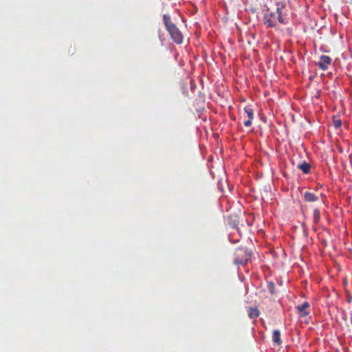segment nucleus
<instances>
[{
	"mask_svg": "<svg viewBox=\"0 0 352 352\" xmlns=\"http://www.w3.org/2000/svg\"><path fill=\"white\" fill-rule=\"evenodd\" d=\"M276 6V13L278 14L277 20L281 24H285V17L288 15L287 6L288 3L283 0L278 1Z\"/></svg>",
	"mask_w": 352,
	"mask_h": 352,
	"instance_id": "f257e3e1",
	"label": "nucleus"
},
{
	"mask_svg": "<svg viewBox=\"0 0 352 352\" xmlns=\"http://www.w3.org/2000/svg\"><path fill=\"white\" fill-rule=\"evenodd\" d=\"M250 258V253L245 248H238L236 252L234 263L245 265Z\"/></svg>",
	"mask_w": 352,
	"mask_h": 352,
	"instance_id": "f03ea898",
	"label": "nucleus"
},
{
	"mask_svg": "<svg viewBox=\"0 0 352 352\" xmlns=\"http://www.w3.org/2000/svg\"><path fill=\"white\" fill-rule=\"evenodd\" d=\"M170 34L173 40L177 43H181L183 40V36L177 26L174 25H170V27L166 29Z\"/></svg>",
	"mask_w": 352,
	"mask_h": 352,
	"instance_id": "7ed1b4c3",
	"label": "nucleus"
},
{
	"mask_svg": "<svg viewBox=\"0 0 352 352\" xmlns=\"http://www.w3.org/2000/svg\"><path fill=\"white\" fill-rule=\"evenodd\" d=\"M276 15L274 12L270 14H265L264 23L269 28H274L276 26Z\"/></svg>",
	"mask_w": 352,
	"mask_h": 352,
	"instance_id": "20e7f679",
	"label": "nucleus"
},
{
	"mask_svg": "<svg viewBox=\"0 0 352 352\" xmlns=\"http://www.w3.org/2000/svg\"><path fill=\"white\" fill-rule=\"evenodd\" d=\"M331 63V59L329 56L322 55L320 56V60L317 63V65L322 69H327L328 65Z\"/></svg>",
	"mask_w": 352,
	"mask_h": 352,
	"instance_id": "39448f33",
	"label": "nucleus"
},
{
	"mask_svg": "<svg viewBox=\"0 0 352 352\" xmlns=\"http://www.w3.org/2000/svg\"><path fill=\"white\" fill-rule=\"evenodd\" d=\"M309 307V304L307 302H305L301 305L297 307V309L302 314V316H307L309 312L307 311V309Z\"/></svg>",
	"mask_w": 352,
	"mask_h": 352,
	"instance_id": "423d86ee",
	"label": "nucleus"
},
{
	"mask_svg": "<svg viewBox=\"0 0 352 352\" xmlns=\"http://www.w3.org/2000/svg\"><path fill=\"white\" fill-rule=\"evenodd\" d=\"M272 340L278 345H280L282 343V340L280 339V332L279 330L276 329L273 331Z\"/></svg>",
	"mask_w": 352,
	"mask_h": 352,
	"instance_id": "0eeeda50",
	"label": "nucleus"
},
{
	"mask_svg": "<svg viewBox=\"0 0 352 352\" xmlns=\"http://www.w3.org/2000/svg\"><path fill=\"white\" fill-rule=\"evenodd\" d=\"M304 198L306 201L311 202L318 201V197L315 194L309 192H306L304 194Z\"/></svg>",
	"mask_w": 352,
	"mask_h": 352,
	"instance_id": "6e6552de",
	"label": "nucleus"
},
{
	"mask_svg": "<svg viewBox=\"0 0 352 352\" xmlns=\"http://www.w3.org/2000/svg\"><path fill=\"white\" fill-rule=\"evenodd\" d=\"M298 168H300L303 173L307 174L310 172L311 166L308 163L304 162L303 163L298 165Z\"/></svg>",
	"mask_w": 352,
	"mask_h": 352,
	"instance_id": "1a4fd4ad",
	"label": "nucleus"
},
{
	"mask_svg": "<svg viewBox=\"0 0 352 352\" xmlns=\"http://www.w3.org/2000/svg\"><path fill=\"white\" fill-rule=\"evenodd\" d=\"M249 317L252 319L256 318L259 315V311L256 308L250 307L248 311Z\"/></svg>",
	"mask_w": 352,
	"mask_h": 352,
	"instance_id": "9d476101",
	"label": "nucleus"
},
{
	"mask_svg": "<svg viewBox=\"0 0 352 352\" xmlns=\"http://www.w3.org/2000/svg\"><path fill=\"white\" fill-rule=\"evenodd\" d=\"M163 20L166 29L170 27V25H174V23L171 22L169 15L164 14Z\"/></svg>",
	"mask_w": 352,
	"mask_h": 352,
	"instance_id": "9b49d317",
	"label": "nucleus"
},
{
	"mask_svg": "<svg viewBox=\"0 0 352 352\" xmlns=\"http://www.w3.org/2000/svg\"><path fill=\"white\" fill-rule=\"evenodd\" d=\"M267 287L271 294H275V285L272 281L267 283Z\"/></svg>",
	"mask_w": 352,
	"mask_h": 352,
	"instance_id": "f8f14e48",
	"label": "nucleus"
},
{
	"mask_svg": "<svg viewBox=\"0 0 352 352\" xmlns=\"http://www.w3.org/2000/svg\"><path fill=\"white\" fill-rule=\"evenodd\" d=\"M314 221L315 223H318L320 220V211L318 209L316 208L314 210Z\"/></svg>",
	"mask_w": 352,
	"mask_h": 352,
	"instance_id": "ddd939ff",
	"label": "nucleus"
},
{
	"mask_svg": "<svg viewBox=\"0 0 352 352\" xmlns=\"http://www.w3.org/2000/svg\"><path fill=\"white\" fill-rule=\"evenodd\" d=\"M245 111L248 115V119L252 120L254 118L253 110L251 108L245 107Z\"/></svg>",
	"mask_w": 352,
	"mask_h": 352,
	"instance_id": "4468645a",
	"label": "nucleus"
},
{
	"mask_svg": "<svg viewBox=\"0 0 352 352\" xmlns=\"http://www.w3.org/2000/svg\"><path fill=\"white\" fill-rule=\"evenodd\" d=\"M334 125L336 128H339L342 125V122L340 120H337L334 121Z\"/></svg>",
	"mask_w": 352,
	"mask_h": 352,
	"instance_id": "2eb2a0df",
	"label": "nucleus"
},
{
	"mask_svg": "<svg viewBox=\"0 0 352 352\" xmlns=\"http://www.w3.org/2000/svg\"><path fill=\"white\" fill-rule=\"evenodd\" d=\"M251 124H252V120H250V119H248V120L244 122V125L246 127L250 126Z\"/></svg>",
	"mask_w": 352,
	"mask_h": 352,
	"instance_id": "dca6fc26",
	"label": "nucleus"
},
{
	"mask_svg": "<svg viewBox=\"0 0 352 352\" xmlns=\"http://www.w3.org/2000/svg\"><path fill=\"white\" fill-rule=\"evenodd\" d=\"M346 302L348 303H351L352 302V296L348 294L347 296H346Z\"/></svg>",
	"mask_w": 352,
	"mask_h": 352,
	"instance_id": "f3484780",
	"label": "nucleus"
}]
</instances>
